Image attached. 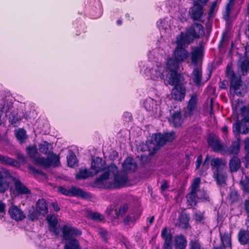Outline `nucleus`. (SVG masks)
Returning a JSON list of instances; mask_svg holds the SVG:
<instances>
[{"label":"nucleus","mask_w":249,"mask_h":249,"mask_svg":"<svg viewBox=\"0 0 249 249\" xmlns=\"http://www.w3.org/2000/svg\"><path fill=\"white\" fill-rule=\"evenodd\" d=\"M11 182L14 183L15 190L18 194H31V190L21 181L18 176H15L6 169L0 170V194H4L8 191Z\"/></svg>","instance_id":"obj_1"},{"label":"nucleus","mask_w":249,"mask_h":249,"mask_svg":"<svg viewBox=\"0 0 249 249\" xmlns=\"http://www.w3.org/2000/svg\"><path fill=\"white\" fill-rule=\"evenodd\" d=\"M226 74L229 78V91L232 97H244L249 90V86L242 81L241 74L233 71L231 64L227 65Z\"/></svg>","instance_id":"obj_2"},{"label":"nucleus","mask_w":249,"mask_h":249,"mask_svg":"<svg viewBox=\"0 0 249 249\" xmlns=\"http://www.w3.org/2000/svg\"><path fill=\"white\" fill-rule=\"evenodd\" d=\"M211 165L213 178L216 184L220 186L226 184L227 178L226 161L221 158H213L211 160Z\"/></svg>","instance_id":"obj_3"},{"label":"nucleus","mask_w":249,"mask_h":249,"mask_svg":"<svg viewBox=\"0 0 249 249\" xmlns=\"http://www.w3.org/2000/svg\"><path fill=\"white\" fill-rule=\"evenodd\" d=\"M241 115L243 117L241 120H239L237 116L235 123L232 125V131L235 135L240 133L247 134L249 131V107L243 106L241 108Z\"/></svg>","instance_id":"obj_4"},{"label":"nucleus","mask_w":249,"mask_h":249,"mask_svg":"<svg viewBox=\"0 0 249 249\" xmlns=\"http://www.w3.org/2000/svg\"><path fill=\"white\" fill-rule=\"evenodd\" d=\"M205 34L203 26L198 23H194L189 28L186 29V32H181L178 37L188 44L193 43L196 39L203 36Z\"/></svg>","instance_id":"obj_5"},{"label":"nucleus","mask_w":249,"mask_h":249,"mask_svg":"<svg viewBox=\"0 0 249 249\" xmlns=\"http://www.w3.org/2000/svg\"><path fill=\"white\" fill-rule=\"evenodd\" d=\"M57 191L60 194L70 197H79L85 200H90L92 198L90 193L87 192L79 187L72 186L69 189L60 186L57 188Z\"/></svg>","instance_id":"obj_6"},{"label":"nucleus","mask_w":249,"mask_h":249,"mask_svg":"<svg viewBox=\"0 0 249 249\" xmlns=\"http://www.w3.org/2000/svg\"><path fill=\"white\" fill-rule=\"evenodd\" d=\"M113 173L114 174L113 181L107 182L105 184V188L118 189L124 187L128 181L127 173L124 171L119 172L118 169Z\"/></svg>","instance_id":"obj_7"},{"label":"nucleus","mask_w":249,"mask_h":249,"mask_svg":"<svg viewBox=\"0 0 249 249\" xmlns=\"http://www.w3.org/2000/svg\"><path fill=\"white\" fill-rule=\"evenodd\" d=\"M177 46L173 52V56L181 63L185 62L189 57V53L186 48L190 45L178 36L176 40Z\"/></svg>","instance_id":"obj_8"},{"label":"nucleus","mask_w":249,"mask_h":249,"mask_svg":"<svg viewBox=\"0 0 249 249\" xmlns=\"http://www.w3.org/2000/svg\"><path fill=\"white\" fill-rule=\"evenodd\" d=\"M35 164L40 165L44 168H49L51 166L58 167L60 164V157L53 152H50L47 158H38L35 159Z\"/></svg>","instance_id":"obj_9"},{"label":"nucleus","mask_w":249,"mask_h":249,"mask_svg":"<svg viewBox=\"0 0 249 249\" xmlns=\"http://www.w3.org/2000/svg\"><path fill=\"white\" fill-rule=\"evenodd\" d=\"M153 138L155 144L157 145L158 149H159L166 142H172L176 138V135L174 131L169 132H165L163 134L160 132L155 134Z\"/></svg>","instance_id":"obj_10"},{"label":"nucleus","mask_w":249,"mask_h":249,"mask_svg":"<svg viewBox=\"0 0 249 249\" xmlns=\"http://www.w3.org/2000/svg\"><path fill=\"white\" fill-rule=\"evenodd\" d=\"M62 237L64 240L67 241L72 239L73 236H80L82 234L80 230L77 228L64 225L62 228Z\"/></svg>","instance_id":"obj_11"},{"label":"nucleus","mask_w":249,"mask_h":249,"mask_svg":"<svg viewBox=\"0 0 249 249\" xmlns=\"http://www.w3.org/2000/svg\"><path fill=\"white\" fill-rule=\"evenodd\" d=\"M207 142L214 152H217L225 150L224 145L221 142L219 137L213 134L209 135L207 138Z\"/></svg>","instance_id":"obj_12"},{"label":"nucleus","mask_w":249,"mask_h":249,"mask_svg":"<svg viewBox=\"0 0 249 249\" xmlns=\"http://www.w3.org/2000/svg\"><path fill=\"white\" fill-rule=\"evenodd\" d=\"M203 5L193 3V6L191 7L189 14L191 18L195 21H202L201 18L204 14Z\"/></svg>","instance_id":"obj_13"},{"label":"nucleus","mask_w":249,"mask_h":249,"mask_svg":"<svg viewBox=\"0 0 249 249\" xmlns=\"http://www.w3.org/2000/svg\"><path fill=\"white\" fill-rule=\"evenodd\" d=\"M204 56V47L202 43L195 47L194 50L191 52V60L194 65H197L199 61L202 60Z\"/></svg>","instance_id":"obj_14"},{"label":"nucleus","mask_w":249,"mask_h":249,"mask_svg":"<svg viewBox=\"0 0 249 249\" xmlns=\"http://www.w3.org/2000/svg\"><path fill=\"white\" fill-rule=\"evenodd\" d=\"M138 149L142 152L148 151L149 152L150 155L155 153L159 150L157 145L155 144L153 137L150 140L146 141L145 143H140Z\"/></svg>","instance_id":"obj_15"},{"label":"nucleus","mask_w":249,"mask_h":249,"mask_svg":"<svg viewBox=\"0 0 249 249\" xmlns=\"http://www.w3.org/2000/svg\"><path fill=\"white\" fill-rule=\"evenodd\" d=\"M186 92V90L183 85L175 86L172 89L171 95L175 101L182 102L185 98Z\"/></svg>","instance_id":"obj_16"},{"label":"nucleus","mask_w":249,"mask_h":249,"mask_svg":"<svg viewBox=\"0 0 249 249\" xmlns=\"http://www.w3.org/2000/svg\"><path fill=\"white\" fill-rule=\"evenodd\" d=\"M8 213L10 217L16 221H21L26 217L23 211L14 205L10 207L8 210Z\"/></svg>","instance_id":"obj_17"},{"label":"nucleus","mask_w":249,"mask_h":249,"mask_svg":"<svg viewBox=\"0 0 249 249\" xmlns=\"http://www.w3.org/2000/svg\"><path fill=\"white\" fill-rule=\"evenodd\" d=\"M48 223L49 230L55 236H58L59 233V230L58 228V221L56 217L53 214H49L46 217Z\"/></svg>","instance_id":"obj_18"},{"label":"nucleus","mask_w":249,"mask_h":249,"mask_svg":"<svg viewBox=\"0 0 249 249\" xmlns=\"http://www.w3.org/2000/svg\"><path fill=\"white\" fill-rule=\"evenodd\" d=\"M117 170V166L115 164H111L108 167L107 171L101 174L98 178L94 181V184L96 185L101 184L104 181L107 180L110 176L109 172H114Z\"/></svg>","instance_id":"obj_19"},{"label":"nucleus","mask_w":249,"mask_h":249,"mask_svg":"<svg viewBox=\"0 0 249 249\" xmlns=\"http://www.w3.org/2000/svg\"><path fill=\"white\" fill-rule=\"evenodd\" d=\"M190 219L189 214L182 212L178 215V223L176 224V226L182 229H187L190 227Z\"/></svg>","instance_id":"obj_20"},{"label":"nucleus","mask_w":249,"mask_h":249,"mask_svg":"<svg viewBox=\"0 0 249 249\" xmlns=\"http://www.w3.org/2000/svg\"><path fill=\"white\" fill-rule=\"evenodd\" d=\"M184 78L178 71L170 72L169 84L174 87L183 85Z\"/></svg>","instance_id":"obj_21"},{"label":"nucleus","mask_w":249,"mask_h":249,"mask_svg":"<svg viewBox=\"0 0 249 249\" xmlns=\"http://www.w3.org/2000/svg\"><path fill=\"white\" fill-rule=\"evenodd\" d=\"M122 167L124 172H133L137 168V164L134 161L133 158L127 157L122 163Z\"/></svg>","instance_id":"obj_22"},{"label":"nucleus","mask_w":249,"mask_h":249,"mask_svg":"<svg viewBox=\"0 0 249 249\" xmlns=\"http://www.w3.org/2000/svg\"><path fill=\"white\" fill-rule=\"evenodd\" d=\"M183 118L180 110L174 111L171 116V119L169 120L173 123L175 127H178L181 125L183 123Z\"/></svg>","instance_id":"obj_23"},{"label":"nucleus","mask_w":249,"mask_h":249,"mask_svg":"<svg viewBox=\"0 0 249 249\" xmlns=\"http://www.w3.org/2000/svg\"><path fill=\"white\" fill-rule=\"evenodd\" d=\"M0 163L13 167H19L20 163L17 160L9 157L0 154Z\"/></svg>","instance_id":"obj_24"},{"label":"nucleus","mask_w":249,"mask_h":249,"mask_svg":"<svg viewBox=\"0 0 249 249\" xmlns=\"http://www.w3.org/2000/svg\"><path fill=\"white\" fill-rule=\"evenodd\" d=\"M197 103V95L195 93L191 95L187 105V110L189 116L193 115L194 111L196 107Z\"/></svg>","instance_id":"obj_25"},{"label":"nucleus","mask_w":249,"mask_h":249,"mask_svg":"<svg viewBox=\"0 0 249 249\" xmlns=\"http://www.w3.org/2000/svg\"><path fill=\"white\" fill-rule=\"evenodd\" d=\"M187 243V239L183 235H177L175 239V249H185Z\"/></svg>","instance_id":"obj_26"},{"label":"nucleus","mask_w":249,"mask_h":249,"mask_svg":"<svg viewBox=\"0 0 249 249\" xmlns=\"http://www.w3.org/2000/svg\"><path fill=\"white\" fill-rule=\"evenodd\" d=\"M238 240L242 245L249 243V231L243 229L240 230L238 233Z\"/></svg>","instance_id":"obj_27"},{"label":"nucleus","mask_w":249,"mask_h":249,"mask_svg":"<svg viewBox=\"0 0 249 249\" xmlns=\"http://www.w3.org/2000/svg\"><path fill=\"white\" fill-rule=\"evenodd\" d=\"M36 209L42 215H45L48 213V205L44 198L39 199L36 204Z\"/></svg>","instance_id":"obj_28"},{"label":"nucleus","mask_w":249,"mask_h":249,"mask_svg":"<svg viewBox=\"0 0 249 249\" xmlns=\"http://www.w3.org/2000/svg\"><path fill=\"white\" fill-rule=\"evenodd\" d=\"M231 233L232 231H231L230 233L225 232L223 234L220 233L221 246L224 245L226 248H231Z\"/></svg>","instance_id":"obj_29"},{"label":"nucleus","mask_w":249,"mask_h":249,"mask_svg":"<svg viewBox=\"0 0 249 249\" xmlns=\"http://www.w3.org/2000/svg\"><path fill=\"white\" fill-rule=\"evenodd\" d=\"M241 166V161L237 156H233L229 162V168L231 172H236Z\"/></svg>","instance_id":"obj_30"},{"label":"nucleus","mask_w":249,"mask_h":249,"mask_svg":"<svg viewBox=\"0 0 249 249\" xmlns=\"http://www.w3.org/2000/svg\"><path fill=\"white\" fill-rule=\"evenodd\" d=\"M193 82L197 87H199L201 85L202 81V71H200L199 69L197 67H196L193 70Z\"/></svg>","instance_id":"obj_31"},{"label":"nucleus","mask_w":249,"mask_h":249,"mask_svg":"<svg viewBox=\"0 0 249 249\" xmlns=\"http://www.w3.org/2000/svg\"><path fill=\"white\" fill-rule=\"evenodd\" d=\"M67 161L68 166L74 167L78 164V160L76 157L74 152L71 150L69 151V154L67 156Z\"/></svg>","instance_id":"obj_32"},{"label":"nucleus","mask_w":249,"mask_h":249,"mask_svg":"<svg viewBox=\"0 0 249 249\" xmlns=\"http://www.w3.org/2000/svg\"><path fill=\"white\" fill-rule=\"evenodd\" d=\"M181 63L176 60L174 58H170L167 62V68L170 72L178 71L179 65Z\"/></svg>","instance_id":"obj_33"},{"label":"nucleus","mask_w":249,"mask_h":249,"mask_svg":"<svg viewBox=\"0 0 249 249\" xmlns=\"http://www.w3.org/2000/svg\"><path fill=\"white\" fill-rule=\"evenodd\" d=\"M102 161V159L99 157H96L92 159L91 167L97 173L103 170Z\"/></svg>","instance_id":"obj_34"},{"label":"nucleus","mask_w":249,"mask_h":249,"mask_svg":"<svg viewBox=\"0 0 249 249\" xmlns=\"http://www.w3.org/2000/svg\"><path fill=\"white\" fill-rule=\"evenodd\" d=\"M64 249H81L80 243L76 238L66 241Z\"/></svg>","instance_id":"obj_35"},{"label":"nucleus","mask_w":249,"mask_h":249,"mask_svg":"<svg viewBox=\"0 0 249 249\" xmlns=\"http://www.w3.org/2000/svg\"><path fill=\"white\" fill-rule=\"evenodd\" d=\"M240 149V142L239 140L232 142L229 149V154L233 156H237Z\"/></svg>","instance_id":"obj_36"},{"label":"nucleus","mask_w":249,"mask_h":249,"mask_svg":"<svg viewBox=\"0 0 249 249\" xmlns=\"http://www.w3.org/2000/svg\"><path fill=\"white\" fill-rule=\"evenodd\" d=\"M161 237L164 240L163 243H172L173 235L171 231L166 227L162 230Z\"/></svg>","instance_id":"obj_37"},{"label":"nucleus","mask_w":249,"mask_h":249,"mask_svg":"<svg viewBox=\"0 0 249 249\" xmlns=\"http://www.w3.org/2000/svg\"><path fill=\"white\" fill-rule=\"evenodd\" d=\"M187 202L188 206L191 207L196 206L197 203L196 198H197V194L196 191H191L186 196Z\"/></svg>","instance_id":"obj_38"},{"label":"nucleus","mask_w":249,"mask_h":249,"mask_svg":"<svg viewBox=\"0 0 249 249\" xmlns=\"http://www.w3.org/2000/svg\"><path fill=\"white\" fill-rule=\"evenodd\" d=\"M106 214L108 218L110 220H114L118 218L119 217L118 209L114 208L112 206L110 205L108 206L106 210Z\"/></svg>","instance_id":"obj_39"},{"label":"nucleus","mask_w":249,"mask_h":249,"mask_svg":"<svg viewBox=\"0 0 249 249\" xmlns=\"http://www.w3.org/2000/svg\"><path fill=\"white\" fill-rule=\"evenodd\" d=\"M26 151L28 156L33 160V163L35 164V159L39 157H36V155L38 153L37 148L36 145H32L28 146L26 148Z\"/></svg>","instance_id":"obj_40"},{"label":"nucleus","mask_w":249,"mask_h":249,"mask_svg":"<svg viewBox=\"0 0 249 249\" xmlns=\"http://www.w3.org/2000/svg\"><path fill=\"white\" fill-rule=\"evenodd\" d=\"M194 219L195 223L197 224L203 223V221L205 219V211L196 210L194 213Z\"/></svg>","instance_id":"obj_41"},{"label":"nucleus","mask_w":249,"mask_h":249,"mask_svg":"<svg viewBox=\"0 0 249 249\" xmlns=\"http://www.w3.org/2000/svg\"><path fill=\"white\" fill-rule=\"evenodd\" d=\"M240 70L242 74L246 76L249 73V60L245 59L240 64Z\"/></svg>","instance_id":"obj_42"},{"label":"nucleus","mask_w":249,"mask_h":249,"mask_svg":"<svg viewBox=\"0 0 249 249\" xmlns=\"http://www.w3.org/2000/svg\"><path fill=\"white\" fill-rule=\"evenodd\" d=\"M89 218L96 222H101L104 220V215L97 212H91L89 213Z\"/></svg>","instance_id":"obj_43"},{"label":"nucleus","mask_w":249,"mask_h":249,"mask_svg":"<svg viewBox=\"0 0 249 249\" xmlns=\"http://www.w3.org/2000/svg\"><path fill=\"white\" fill-rule=\"evenodd\" d=\"M240 184L243 192L249 193V177L246 176L244 179L240 181Z\"/></svg>","instance_id":"obj_44"},{"label":"nucleus","mask_w":249,"mask_h":249,"mask_svg":"<svg viewBox=\"0 0 249 249\" xmlns=\"http://www.w3.org/2000/svg\"><path fill=\"white\" fill-rule=\"evenodd\" d=\"M51 144L47 141H43L42 142L39 144V150L43 154H49L50 152H49V145Z\"/></svg>","instance_id":"obj_45"},{"label":"nucleus","mask_w":249,"mask_h":249,"mask_svg":"<svg viewBox=\"0 0 249 249\" xmlns=\"http://www.w3.org/2000/svg\"><path fill=\"white\" fill-rule=\"evenodd\" d=\"M16 137L20 143L24 142L26 139V131L23 129H19L16 133Z\"/></svg>","instance_id":"obj_46"},{"label":"nucleus","mask_w":249,"mask_h":249,"mask_svg":"<svg viewBox=\"0 0 249 249\" xmlns=\"http://www.w3.org/2000/svg\"><path fill=\"white\" fill-rule=\"evenodd\" d=\"M89 171L86 169L80 170L79 173L76 175L77 179H84L89 178Z\"/></svg>","instance_id":"obj_47"},{"label":"nucleus","mask_w":249,"mask_h":249,"mask_svg":"<svg viewBox=\"0 0 249 249\" xmlns=\"http://www.w3.org/2000/svg\"><path fill=\"white\" fill-rule=\"evenodd\" d=\"M40 214H41L36 209L33 210L29 212L28 217L32 220L34 221L38 219Z\"/></svg>","instance_id":"obj_48"},{"label":"nucleus","mask_w":249,"mask_h":249,"mask_svg":"<svg viewBox=\"0 0 249 249\" xmlns=\"http://www.w3.org/2000/svg\"><path fill=\"white\" fill-rule=\"evenodd\" d=\"M216 5H217V0H215L212 2V3L210 6V8L208 12V17L207 18L208 20H210L211 18H212L214 16V11L216 7Z\"/></svg>","instance_id":"obj_49"},{"label":"nucleus","mask_w":249,"mask_h":249,"mask_svg":"<svg viewBox=\"0 0 249 249\" xmlns=\"http://www.w3.org/2000/svg\"><path fill=\"white\" fill-rule=\"evenodd\" d=\"M189 246L190 249H203L198 240H191Z\"/></svg>","instance_id":"obj_50"},{"label":"nucleus","mask_w":249,"mask_h":249,"mask_svg":"<svg viewBox=\"0 0 249 249\" xmlns=\"http://www.w3.org/2000/svg\"><path fill=\"white\" fill-rule=\"evenodd\" d=\"M118 209V213L120 216L124 215L128 209V205L127 203L121 206Z\"/></svg>","instance_id":"obj_51"},{"label":"nucleus","mask_w":249,"mask_h":249,"mask_svg":"<svg viewBox=\"0 0 249 249\" xmlns=\"http://www.w3.org/2000/svg\"><path fill=\"white\" fill-rule=\"evenodd\" d=\"M99 234L101 237L103 239L104 242L106 243L107 242V235L108 232L104 229L101 228L99 231Z\"/></svg>","instance_id":"obj_52"},{"label":"nucleus","mask_w":249,"mask_h":249,"mask_svg":"<svg viewBox=\"0 0 249 249\" xmlns=\"http://www.w3.org/2000/svg\"><path fill=\"white\" fill-rule=\"evenodd\" d=\"M198 193L201 194L197 195V198L201 200V201L205 202L209 200V196L204 192H202L200 190L198 191Z\"/></svg>","instance_id":"obj_53"},{"label":"nucleus","mask_w":249,"mask_h":249,"mask_svg":"<svg viewBox=\"0 0 249 249\" xmlns=\"http://www.w3.org/2000/svg\"><path fill=\"white\" fill-rule=\"evenodd\" d=\"M200 183V179L199 178H196L192 185V191H196V190L198 188Z\"/></svg>","instance_id":"obj_54"},{"label":"nucleus","mask_w":249,"mask_h":249,"mask_svg":"<svg viewBox=\"0 0 249 249\" xmlns=\"http://www.w3.org/2000/svg\"><path fill=\"white\" fill-rule=\"evenodd\" d=\"M9 119V121L12 124H18L20 120V118L18 116L17 114L13 115L12 116H10Z\"/></svg>","instance_id":"obj_55"},{"label":"nucleus","mask_w":249,"mask_h":249,"mask_svg":"<svg viewBox=\"0 0 249 249\" xmlns=\"http://www.w3.org/2000/svg\"><path fill=\"white\" fill-rule=\"evenodd\" d=\"M169 187V183L167 180L163 179L161 181V185L160 186V190L161 192H164Z\"/></svg>","instance_id":"obj_56"},{"label":"nucleus","mask_w":249,"mask_h":249,"mask_svg":"<svg viewBox=\"0 0 249 249\" xmlns=\"http://www.w3.org/2000/svg\"><path fill=\"white\" fill-rule=\"evenodd\" d=\"M229 82L227 80H223L219 82V87L220 89H227L228 87Z\"/></svg>","instance_id":"obj_57"},{"label":"nucleus","mask_w":249,"mask_h":249,"mask_svg":"<svg viewBox=\"0 0 249 249\" xmlns=\"http://www.w3.org/2000/svg\"><path fill=\"white\" fill-rule=\"evenodd\" d=\"M28 168L29 170L32 171L34 173H36L38 175L42 176L45 175V173L41 170L36 169L35 167L33 166H29Z\"/></svg>","instance_id":"obj_58"},{"label":"nucleus","mask_w":249,"mask_h":249,"mask_svg":"<svg viewBox=\"0 0 249 249\" xmlns=\"http://www.w3.org/2000/svg\"><path fill=\"white\" fill-rule=\"evenodd\" d=\"M202 159H203V157H202V155H201V154L199 155L197 157L196 160V169H198V168H199V167L202 163Z\"/></svg>","instance_id":"obj_59"},{"label":"nucleus","mask_w":249,"mask_h":249,"mask_svg":"<svg viewBox=\"0 0 249 249\" xmlns=\"http://www.w3.org/2000/svg\"><path fill=\"white\" fill-rule=\"evenodd\" d=\"M17 159L22 163H26V159L24 156L21 153H17L16 154Z\"/></svg>","instance_id":"obj_60"},{"label":"nucleus","mask_w":249,"mask_h":249,"mask_svg":"<svg viewBox=\"0 0 249 249\" xmlns=\"http://www.w3.org/2000/svg\"><path fill=\"white\" fill-rule=\"evenodd\" d=\"M119 156V154L117 151L113 150L111 152L109 155L110 159L112 160H115Z\"/></svg>","instance_id":"obj_61"},{"label":"nucleus","mask_w":249,"mask_h":249,"mask_svg":"<svg viewBox=\"0 0 249 249\" xmlns=\"http://www.w3.org/2000/svg\"><path fill=\"white\" fill-rule=\"evenodd\" d=\"M231 10L225 8V10L223 12V16L224 19L226 20H228L230 18V13Z\"/></svg>","instance_id":"obj_62"},{"label":"nucleus","mask_w":249,"mask_h":249,"mask_svg":"<svg viewBox=\"0 0 249 249\" xmlns=\"http://www.w3.org/2000/svg\"><path fill=\"white\" fill-rule=\"evenodd\" d=\"M235 3V0H229L226 5V8L231 11Z\"/></svg>","instance_id":"obj_63"},{"label":"nucleus","mask_w":249,"mask_h":249,"mask_svg":"<svg viewBox=\"0 0 249 249\" xmlns=\"http://www.w3.org/2000/svg\"><path fill=\"white\" fill-rule=\"evenodd\" d=\"M245 150L249 154V138H247L245 141Z\"/></svg>","instance_id":"obj_64"}]
</instances>
